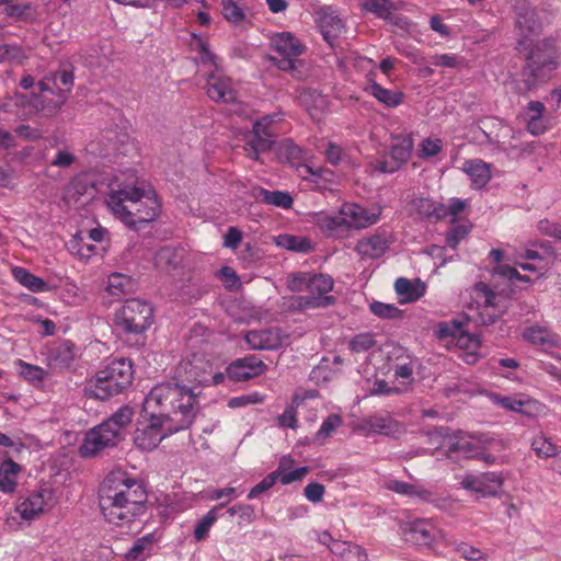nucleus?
Wrapping results in <instances>:
<instances>
[{"label":"nucleus","mask_w":561,"mask_h":561,"mask_svg":"<svg viewBox=\"0 0 561 561\" xmlns=\"http://www.w3.org/2000/svg\"><path fill=\"white\" fill-rule=\"evenodd\" d=\"M142 409L149 423L137 427L134 443L150 451L167 436L191 427L197 414V394L179 383H159L147 394Z\"/></svg>","instance_id":"obj_1"},{"label":"nucleus","mask_w":561,"mask_h":561,"mask_svg":"<svg viewBox=\"0 0 561 561\" xmlns=\"http://www.w3.org/2000/svg\"><path fill=\"white\" fill-rule=\"evenodd\" d=\"M147 492L144 483L127 472H110L99 488V505L105 520L128 526L146 512Z\"/></svg>","instance_id":"obj_2"},{"label":"nucleus","mask_w":561,"mask_h":561,"mask_svg":"<svg viewBox=\"0 0 561 561\" xmlns=\"http://www.w3.org/2000/svg\"><path fill=\"white\" fill-rule=\"evenodd\" d=\"M106 204L116 218L134 229L153 221L161 207L153 192L114 183L110 185Z\"/></svg>","instance_id":"obj_3"},{"label":"nucleus","mask_w":561,"mask_h":561,"mask_svg":"<svg viewBox=\"0 0 561 561\" xmlns=\"http://www.w3.org/2000/svg\"><path fill=\"white\" fill-rule=\"evenodd\" d=\"M526 50L527 64L522 70L520 81L516 83V91L520 94L538 88L559 67V53L553 39H542L533 47L528 45Z\"/></svg>","instance_id":"obj_4"},{"label":"nucleus","mask_w":561,"mask_h":561,"mask_svg":"<svg viewBox=\"0 0 561 561\" xmlns=\"http://www.w3.org/2000/svg\"><path fill=\"white\" fill-rule=\"evenodd\" d=\"M133 378L131 362L126 358L114 359L85 382L83 391L88 398L106 400L128 388Z\"/></svg>","instance_id":"obj_5"},{"label":"nucleus","mask_w":561,"mask_h":561,"mask_svg":"<svg viewBox=\"0 0 561 561\" xmlns=\"http://www.w3.org/2000/svg\"><path fill=\"white\" fill-rule=\"evenodd\" d=\"M134 417V410L128 405L121 407L100 425L91 428L84 437L79 451L82 457H93L107 447L115 446L121 439L122 431Z\"/></svg>","instance_id":"obj_6"},{"label":"nucleus","mask_w":561,"mask_h":561,"mask_svg":"<svg viewBox=\"0 0 561 561\" xmlns=\"http://www.w3.org/2000/svg\"><path fill=\"white\" fill-rule=\"evenodd\" d=\"M196 38L197 49L203 64H210L217 67L216 56L210 51L209 46L201 37ZM207 95L210 100L221 103H234L238 99V84L218 72L216 68L215 72L208 75V82L206 87Z\"/></svg>","instance_id":"obj_7"},{"label":"nucleus","mask_w":561,"mask_h":561,"mask_svg":"<svg viewBox=\"0 0 561 561\" xmlns=\"http://www.w3.org/2000/svg\"><path fill=\"white\" fill-rule=\"evenodd\" d=\"M153 322V309L140 299H128L114 314L116 329L126 334L138 335L147 331Z\"/></svg>","instance_id":"obj_8"},{"label":"nucleus","mask_w":561,"mask_h":561,"mask_svg":"<svg viewBox=\"0 0 561 561\" xmlns=\"http://www.w3.org/2000/svg\"><path fill=\"white\" fill-rule=\"evenodd\" d=\"M65 100L66 95L60 92L58 102L45 105L36 94L28 98L25 94L15 92L12 95L5 96L4 101L0 103V112L14 114L21 119H26L33 114V112H26L24 110L27 105H32L35 108V112L46 111L48 114H53L65 103Z\"/></svg>","instance_id":"obj_9"},{"label":"nucleus","mask_w":561,"mask_h":561,"mask_svg":"<svg viewBox=\"0 0 561 561\" xmlns=\"http://www.w3.org/2000/svg\"><path fill=\"white\" fill-rule=\"evenodd\" d=\"M210 364L194 356L193 360L181 362L176 369V380L168 383H179L194 390L197 398L201 394L199 387L209 386Z\"/></svg>","instance_id":"obj_10"},{"label":"nucleus","mask_w":561,"mask_h":561,"mask_svg":"<svg viewBox=\"0 0 561 561\" xmlns=\"http://www.w3.org/2000/svg\"><path fill=\"white\" fill-rule=\"evenodd\" d=\"M333 279L324 274H311L308 284L309 296L297 297L299 308H324L333 305L334 298L327 294L333 289Z\"/></svg>","instance_id":"obj_11"},{"label":"nucleus","mask_w":561,"mask_h":561,"mask_svg":"<svg viewBox=\"0 0 561 561\" xmlns=\"http://www.w3.org/2000/svg\"><path fill=\"white\" fill-rule=\"evenodd\" d=\"M272 46L279 55V58L273 59L282 70L293 69L297 58L305 51V46L290 33L275 34L272 37Z\"/></svg>","instance_id":"obj_12"},{"label":"nucleus","mask_w":561,"mask_h":561,"mask_svg":"<svg viewBox=\"0 0 561 561\" xmlns=\"http://www.w3.org/2000/svg\"><path fill=\"white\" fill-rule=\"evenodd\" d=\"M274 121L275 115H265L255 122L251 139L248 140L244 147L247 157L257 160L261 152L271 149L273 145V134L270 131V125Z\"/></svg>","instance_id":"obj_13"},{"label":"nucleus","mask_w":561,"mask_h":561,"mask_svg":"<svg viewBox=\"0 0 561 561\" xmlns=\"http://www.w3.org/2000/svg\"><path fill=\"white\" fill-rule=\"evenodd\" d=\"M491 400L494 404L506 411L520 413L529 417L539 415L543 410L539 401L525 393H516L513 396L493 393Z\"/></svg>","instance_id":"obj_14"},{"label":"nucleus","mask_w":561,"mask_h":561,"mask_svg":"<svg viewBox=\"0 0 561 561\" xmlns=\"http://www.w3.org/2000/svg\"><path fill=\"white\" fill-rule=\"evenodd\" d=\"M502 485L503 479L495 472H484L479 476L466 474L461 481L463 489L482 497L496 496L500 494Z\"/></svg>","instance_id":"obj_15"},{"label":"nucleus","mask_w":561,"mask_h":561,"mask_svg":"<svg viewBox=\"0 0 561 561\" xmlns=\"http://www.w3.org/2000/svg\"><path fill=\"white\" fill-rule=\"evenodd\" d=\"M413 150V139L409 135L396 136L392 138L390 160L379 161L377 170L382 173H392L404 164Z\"/></svg>","instance_id":"obj_16"},{"label":"nucleus","mask_w":561,"mask_h":561,"mask_svg":"<svg viewBox=\"0 0 561 561\" xmlns=\"http://www.w3.org/2000/svg\"><path fill=\"white\" fill-rule=\"evenodd\" d=\"M345 230L365 229L379 220L380 211L366 209L354 203H344L341 207Z\"/></svg>","instance_id":"obj_17"},{"label":"nucleus","mask_w":561,"mask_h":561,"mask_svg":"<svg viewBox=\"0 0 561 561\" xmlns=\"http://www.w3.org/2000/svg\"><path fill=\"white\" fill-rule=\"evenodd\" d=\"M266 368L263 360L255 355H250L232 362L227 368V375L233 381H245L261 376Z\"/></svg>","instance_id":"obj_18"},{"label":"nucleus","mask_w":561,"mask_h":561,"mask_svg":"<svg viewBox=\"0 0 561 561\" xmlns=\"http://www.w3.org/2000/svg\"><path fill=\"white\" fill-rule=\"evenodd\" d=\"M391 236L387 231H378L362 238L355 245V251L362 259H379L389 249Z\"/></svg>","instance_id":"obj_19"},{"label":"nucleus","mask_w":561,"mask_h":561,"mask_svg":"<svg viewBox=\"0 0 561 561\" xmlns=\"http://www.w3.org/2000/svg\"><path fill=\"white\" fill-rule=\"evenodd\" d=\"M94 187L83 175L75 176L64 191V202L70 207H80L93 197Z\"/></svg>","instance_id":"obj_20"},{"label":"nucleus","mask_w":561,"mask_h":561,"mask_svg":"<svg viewBox=\"0 0 561 561\" xmlns=\"http://www.w3.org/2000/svg\"><path fill=\"white\" fill-rule=\"evenodd\" d=\"M437 535L438 529L430 519H415L404 527L405 539L416 545H431Z\"/></svg>","instance_id":"obj_21"},{"label":"nucleus","mask_w":561,"mask_h":561,"mask_svg":"<svg viewBox=\"0 0 561 561\" xmlns=\"http://www.w3.org/2000/svg\"><path fill=\"white\" fill-rule=\"evenodd\" d=\"M360 428L375 434L393 437L404 432L403 425L390 415H371L363 421Z\"/></svg>","instance_id":"obj_22"},{"label":"nucleus","mask_w":561,"mask_h":561,"mask_svg":"<svg viewBox=\"0 0 561 561\" xmlns=\"http://www.w3.org/2000/svg\"><path fill=\"white\" fill-rule=\"evenodd\" d=\"M318 24L323 38L333 46L334 39H336L344 31V22L336 14V12L330 8H323L319 12Z\"/></svg>","instance_id":"obj_23"},{"label":"nucleus","mask_w":561,"mask_h":561,"mask_svg":"<svg viewBox=\"0 0 561 561\" xmlns=\"http://www.w3.org/2000/svg\"><path fill=\"white\" fill-rule=\"evenodd\" d=\"M253 350H276L282 346L283 339L278 329L250 331L244 336Z\"/></svg>","instance_id":"obj_24"},{"label":"nucleus","mask_w":561,"mask_h":561,"mask_svg":"<svg viewBox=\"0 0 561 561\" xmlns=\"http://www.w3.org/2000/svg\"><path fill=\"white\" fill-rule=\"evenodd\" d=\"M523 336L529 343L541 347L546 352L560 345L559 335L545 327L535 325L527 328L524 331Z\"/></svg>","instance_id":"obj_25"},{"label":"nucleus","mask_w":561,"mask_h":561,"mask_svg":"<svg viewBox=\"0 0 561 561\" xmlns=\"http://www.w3.org/2000/svg\"><path fill=\"white\" fill-rule=\"evenodd\" d=\"M516 26L524 35V38L518 41V50L523 53V49L528 48V36L536 34L539 28L536 11L531 8H524L519 11L517 13Z\"/></svg>","instance_id":"obj_26"},{"label":"nucleus","mask_w":561,"mask_h":561,"mask_svg":"<svg viewBox=\"0 0 561 561\" xmlns=\"http://www.w3.org/2000/svg\"><path fill=\"white\" fill-rule=\"evenodd\" d=\"M425 284L416 279L400 277L394 283V289L400 298V302L408 304L419 300L425 294Z\"/></svg>","instance_id":"obj_27"},{"label":"nucleus","mask_w":561,"mask_h":561,"mask_svg":"<svg viewBox=\"0 0 561 561\" xmlns=\"http://www.w3.org/2000/svg\"><path fill=\"white\" fill-rule=\"evenodd\" d=\"M447 457L454 454L462 455L467 458H477L481 455L479 444L470 436L456 435L447 442Z\"/></svg>","instance_id":"obj_28"},{"label":"nucleus","mask_w":561,"mask_h":561,"mask_svg":"<svg viewBox=\"0 0 561 561\" xmlns=\"http://www.w3.org/2000/svg\"><path fill=\"white\" fill-rule=\"evenodd\" d=\"M386 488L394 493L420 499L423 502L431 503L435 500V494L421 485L412 484L396 479L389 480Z\"/></svg>","instance_id":"obj_29"},{"label":"nucleus","mask_w":561,"mask_h":561,"mask_svg":"<svg viewBox=\"0 0 561 561\" xmlns=\"http://www.w3.org/2000/svg\"><path fill=\"white\" fill-rule=\"evenodd\" d=\"M342 218L341 209L339 208L336 214L314 213L312 215V222L327 236H335L341 230H345Z\"/></svg>","instance_id":"obj_30"},{"label":"nucleus","mask_w":561,"mask_h":561,"mask_svg":"<svg viewBox=\"0 0 561 561\" xmlns=\"http://www.w3.org/2000/svg\"><path fill=\"white\" fill-rule=\"evenodd\" d=\"M463 171L470 178L472 186L476 188L485 186L491 179L490 165L479 159L466 161Z\"/></svg>","instance_id":"obj_31"},{"label":"nucleus","mask_w":561,"mask_h":561,"mask_svg":"<svg viewBox=\"0 0 561 561\" xmlns=\"http://www.w3.org/2000/svg\"><path fill=\"white\" fill-rule=\"evenodd\" d=\"M330 551L341 561H367L368 556L360 546L347 541H334Z\"/></svg>","instance_id":"obj_32"},{"label":"nucleus","mask_w":561,"mask_h":561,"mask_svg":"<svg viewBox=\"0 0 561 561\" xmlns=\"http://www.w3.org/2000/svg\"><path fill=\"white\" fill-rule=\"evenodd\" d=\"M11 274L19 284L32 293H43L48 289V285L43 278L35 276L22 266H13Z\"/></svg>","instance_id":"obj_33"},{"label":"nucleus","mask_w":561,"mask_h":561,"mask_svg":"<svg viewBox=\"0 0 561 561\" xmlns=\"http://www.w3.org/2000/svg\"><path fill=\"white\" fill-rule=\"evenodd\" d=\"M21 471V466L12 459H5L0 465V491L11 493L15 490L18 484V476Z\"/></svg>","instance_id":"obj_34"},{"label":"nucleus","mask_w":561,"mask_h":561,"mask_svg":"<svg viewBox=\"0 0 561 561\" xmlns=\"http://www.w3.org/2000/svg\"><path fill=\"white\" fill-rule=\"evenodd\" d=\"M477 295L480 299H483V310L480 312V322L482 324L493 323L497 317L495 312H490V309L494 308V300L496 295L489 288V286L484 283H479L476 286Z\"/></svg>","instance_id":"obj_35"},{"label":"nucleus","mask_w":561,"mask_h":561,"mask_svg":"<svg viewBox=\"0 0 561 561\" xmlns=\"http://www.w3.org/2000/svg\"><path fill=\"white\" fill-rule=\"evenodd\" d=\"M299 174L304 180L311 181L318 190H327L324 182H334V173L327 168L313 169L308 164H301L298 168Z\"/></svg>","instance_id":"obj_36"},{"label":"nucleus","mask_w":561,"mask_h":561,"mask_svg":"<svg viewBox=\"0 0 561 561\" xmlns=\"http://www.w3.org/2000/svg\"><path fill=\"white\" fill-rule=\"evenodd\" d=\"M154 542L156 537L152 534L138 538L124 554L125 561H145L150 554Z\"/></svg>","instance_id":"obj_37"},{"label":"nucleus","mask_w":561,"mask_h":561,"mask_svg":"<svg viewBox=\"0 0 561 561\" xmlns=\"http://www.w3.org/2000/svg\"><path fill=\"white\" fill-rule=\"evenodd\" d=\"M45 501L41 492L31 494L18 504L15 512L25 520H32L44 510Z\"/></svg>","instance_id":"obj_38"},{"label":"nucleus","mask_w":561,"mask_h":561,"mask_svg":"<svg viewBox=\"0 0 561 561\" xmlns=\"http://www.w3.org/2000/svg\"><path fill=\"white\" fill-rule=\"evenodd\" d=\"M275 243L282 249L297 253H308L312 251L310 239L302 236L279 234L275 238Z\"/></svg>","instance_id":"obj_39"},{"label":"nucleus","mask_w":561,"mask_h":561,"mask_svg":"<svg viewBox=\"0 0 561 561\" xmlns=\"http://www.w3.org/2000/svg\"><path fill=\"white\" fill-rule=\"evenodd\" d=\"M182 261V251L173 247H163L154 254V265L162 271L175 268Z\"/></svg>","instance_id":"obj_40"},{"label":"nucleus","mask_w":561,"mask_h":561,"mask_svg":"<svg viewBox=\"0 0 561 561\" xmlns=\"http://www.w3.org/2000/svg\"><path fill=\"white\" fill-rule=\"evenodd\" d=\"M253 196L267 205H273L283 208H289L291 207L293 204L291 196L288 193L280 191L271 192L265 188L259 187L254 190Z\"/></svg>","instance_id":"obj_41"},{"label":"nucleus","mask_w":561,"mask_h":561,"mask_svg":"<svg viewBox=\"0 0 561 561\" xmlns=\"http://www.w3.org/2000/svg\"><path fill=\"white\" fill-rule=\"evenodd\" d=\"M133 279L122 273H112L107 277L106 291L114 297H121L133 290Z\"/></svg>","instance_id":"obj_42"},{"label":"nucleus","mask_w":561,"mask_h":561,"mask_svg":"<svg viewBox=\"0 0 561 561\" xmlns=\"http://www.w3.org/2000/svg\"><path fill=\"white\" fill-rule=\"evenodd\" d=\"M369 91L379 102L390 107H396L403 101V94L401 92L385 89L376 82L370 85Z\"/></svg>","instance_id":"obj_43"},{"label":"nucleus","mask_w":561,"mask_h":561,"mask_svg":"<svg viewBox=\"0 0 561 561\" xmlns=\"http://www.w3.org/2000/svg\"><path fill=\"white\" fill-rule=\"evenodd\" d=\"M531 449L539 458L557 457L559 448L553 444L551 438L543 434L536 435L531 440Z\"/></svg>","instance_id":"obj_44"},{"label":"nucleus","mask_w":561,"mask_h":561,"mask_svg":"<svg viewBox=\"0 0 561 561\" xmlns=\"http://www.w3.org/2000/svg\"><path fill=\"white\" fill-rule=\"evenodd\" d=\"M414 206L417 213L427 218L443 219L445 216L444 204L435 203L428 198H416Z\"/></svg>","instance_id":"obj_45"},{"label":"nucleus","mask_w":561,"mask_h":561,"mask_svg":"<svg viewBox=\"0 0 561 561\" xmlns=\"http://www.w3.org/2000/svg\"><path fill=\"white\" fill-rule=\"evenodd\" d=\"M27 58L24 48L18 44H0V64H21Z\"/></svg>","instance_id":"obj_46"},{"label":"nucleus","mask_w":561,"mask_h":561,"mask_svg":"<svg viewBox=\"0 0 561 561\" xmlns=\"http://www.w3.org/2000/svg\"><path fill=\"white\" fill-rule=\"evenodd\" d=\"M224 506V503H220L217 506H214L211 510L207 512L205 516H203L202 519L198 520V523L195 526L194 529V537L197 541H202L207 537V534L210 529V527L214 525V523L217 519V511Z\"/></svg>","instance_id":"obj_47"},{"label":"nucleus","mask_w":561,"mask_h":561,"mask_svg":"<svg viewBox=\"0 0 561 561\" xmlns=\"http://www.w3.org/2000/svg\"><path fill=\"white\" fill-rule=\"evenodd\" d=\"M455 343H456V345L459 348L466 350L468 352L467 353V357H466V360L468 363H474L476 362V354H474V352L480 346V341H479V339L477 336L471 335V334L465 332L461 329V333H459V335L455 340Z\"/></svg>","instance_id":"obj_48"},{"label":"nucleus","mask_w":561,"mask_h":561,"mask_svg":"<svg viewBox=\"0 0 561 561\" xmlns=\"http://www.w3.org/2000/svg\"><path fill=\"white\" fill-rule=\"evenodd\" d=\"M343 420L339 414H330L321 424L316 433L314 439L322 445L332 435V433L342 425Z\"/></svg>","instance_id":"obj_49"},{"label":"nucleus","mask_w":561,"mask_h":561,"mask_svg":"<svg viewBox=\"0 0 561 561\" xmlns=\"http://www.w3.org/2000/svg\"><path fill=\"white\" fill-rule=\"evenodd\" d=\"M279 159L295 163L304 158L302 149L293 140L286 139L278 147Z\"/></svg>","instance_id":"obj_50"},{"label":"nucleus","mask_w":561,"mask_h":561,"mask_svg":"<svg viewBox=\"0 0 561 561\" xmlns=\"http://www.w3.org/2000/svg\"><path fill=\"white\" fill-rule=\"evenodd\" d=\"M20 367V374L23 378L32 382H41L47 376V373L39 366L27 364L21 359L16 362Z\"/></svg>","instance_id":"obj_51"},{"label":"nucleus","mask_w":561,"mask_h":561,"mask_svg":"<svg viewBox=\"0 0 561 561\" xmlns=\"http://www.w3.org/2000/svg\"><path fill=\"white\" fill-rule=\"evenodd\" d=\"M277 474V480L282 482V484L287 485L295 481H299L305 478L308 473V467H300L291 471H287L284 469V462L282 461L278 466L277 470L274 471Z\"/></svg>","instance_id":"obj_52"},{"label":"nucleus","mask_w":561,"mask_h":561,"mask_svg":"<svg viewBox=\"0 0 561 561\" xmlns=\"http://www.w3.org/2000/svg\"><path fill=\"white\" fill-rule=\"evenodd\" d=\"M310 273L297 272L287 275L286 284L287 288L293 293L308 291Z\"/></svg>","instance_id":"obj_53"},{"label":"nucleus","mask_w":561,"mask_h":561,"mask_svg":"<svg viewBox=\"0 0 561 561\" xmlns=\"http://www.w3.org/2000/svg\"><path fill=\"white\" fill-rule=\"evenodd\" d=\"M224 18L234 24L244 20L243 10L233 0H221Z\"/></svg>","instance_id":"obj_54"},{"label":"nucleus","mask_w":561,"mask_h":561,"mask_svg":"<svg viewBox=\"0 0 561 561\" xmlns=\"http://www.w3.org/2000/svg\"><path fill=\"white\" fill-rule=\"evenodd\" d=\"M370 311L382 319H396L401 316V310L394 305L374 301L369 306Z\"/></svg>","instance_id":"obj_55"},{"label":"nucleus","mask_w":561,"mask_h":561,"mask_svg":"<svg viewBox=\"0 0 561 561\" xmlns=\"http://www.w3.org/2000/svg\"><path fill=\"white\" fill-rule=\"evenodd\" d=\"M363 8L379 18H386L393 9L390 0H365Z\"/></svg>","instance_id":"obj_56"},{"label":"nucleus","mask_w":561,"mask_h":561,"mask_svg":"<svg viewBox=\"0 0 561 561\" xmlns=\"http://www.w3.org/2000/svg\"><path fill=\"white\" fill-rule=\"evenodd\" d=\"M461 329L460 322L457 321L440 322L437 327L436 334L439 340L450 339L451 342H455L459 333H461Z\"/></svg>","instance_id":"obj_57"},{"label":"nucleus","mask_w":561,"mask_h":561,"mask_svg":"<svg viewBox=\"0 0 561 561\" xmlns=\"http://www.w3.org/2000/svg\"><path fill=\"white\" fill-rule=\"evenodd\" d=\"M458 554L468 561H488L486 554L480 549L470 546L466 542H460L456 546Z\"/></svg>","instance_id":"obj_58"},{"label":"nucleus","mask_w":561,"mask_h":561,"mask_svg":"<svg viewBox=\"0 0 561 561\" xmlns=\"http://www.w3.org/2000/svg\"><path fill=\"white\" fill-rule=\"evenodd\" d=\"M442 148H443V142L440 139L425 138L420 144L419 157H421V158L435 157L442 151Z\"/></svg>","instance_id":"obj_59"},{"label":"nucleus","mask_w":561,"mask_h":561,"mask_svg":"<svg viewBox=\"0 0 561 561\" xmlns=\"http://www.w3.org/2000/svg\"><path fill=\"white\" fill-rule=\"evenodd\" d=\"M77 161V156L67 147L57 150L50 161V165L56 168H69Z\"/></svg>","instance_id":"obj_60"},{"label":"nucleus","mask_w":561,"mask_h":561,"mask_svg":"<svg viewBox=\"0 0 561 561\" xmlns=\"http://www.w3.org/2000/svg\"><path fill=\"white\" fill-rule=\"evenodd\" d=\"M539 368L561 381V357L550 356L539 360Z\"/></svg>","instance_id":"obj_61"},{"label":"nucleus","mask_w":561,"mask_h":561,"mask_svg":"<svg viewBox=\"0 0 561 561\" xmlns=\"http://www.w3.org/2000/svg\"><path fill=\"white\" fill-rule=\"evenodd\" d=\"M470 231V226L466 224H460L451 227V229L446 233V243L455 249L459 244V242L467 237Z\"/></svg>","instance_id":"obj_62"},{"label":"nucleus","mask_w":561,"mask_h":561,"mask_svg":"<svg viewBox=\"0 0 561 561\" xmlns=\"http://www.w3.org/2000/svg\"><path fill=\"white\" fill-rule=\"evenodd\" d=\"M264 397L259 392H253L249 394H243L240 397H233L228 401V407L231 409H237L241 407H245L249 404H256L263 402Z\"/></svg>","instance_id":"obj_63"},{"label":"nucleus","mask_w":561,"mask_h":561,"mask_svg":"<svg viewBox=\"0 0 561 561\" xmlns=\"http://www.w3.org/2000/svg\"><path fill=\"white\" fill-rule=\"evenodd\" d=\"M219 277L229 290L238 289L241 286L240 278L232 267L224 266L219 271Z\"/></svg>","instance_id":"obj_64"}]
</instances>
